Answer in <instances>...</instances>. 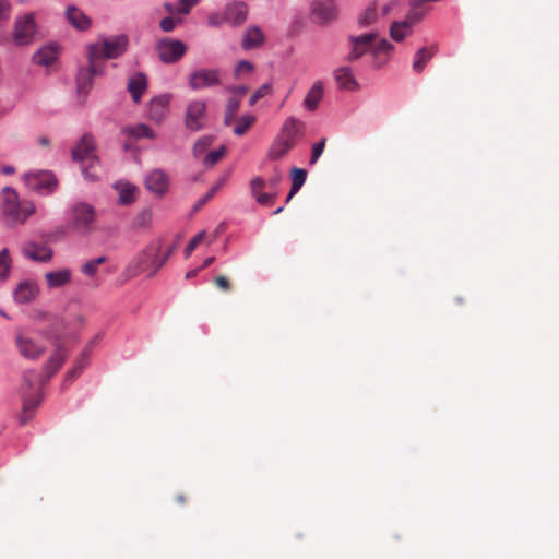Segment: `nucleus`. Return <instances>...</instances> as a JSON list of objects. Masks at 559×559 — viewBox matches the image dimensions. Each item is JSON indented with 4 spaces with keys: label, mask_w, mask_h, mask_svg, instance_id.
Listing matches in <instances>:
<instances>
[{
    "label": "nucleus",
    "mask_w": 559,
    "mask_h": 559,
    "mask_svg": "<svg viewBox=\"0 0 559 559\" xmlns=\"http://www.w3.org/2000/svg\"><path fill=\"white\" fill-rule=\"evenodd\" d=\"M170 94H162L151 99L148 104L150 119L162 122L169 111Z\"/></svg>",
    "instance_id": "4468645a"
},
{
    "label": "nucleus",
    "mask_w": 559,
    "mask_h": 559,
    "mask_svg": "<svg viewBox=\"0 0 559 559\" xmlns=\"http://www.w3.org/2000/svg\"><path fill=\"white\" fill-rule=\"evenodd\" d=\"M88 68L81 70L78 75V94L79 96H86L93 85V76L100 73L99 66L96 63V71L92 70V61H88Z\"/></svg>",
    "instance_id": "4be33fe9"
},
{
    "label": "nucleus",
    "mask_w": 559,
    "mask_h": 559,
    "mask_svg": "<svg viewBox=\"0 0 559 559\" xmlns=\"http://www.w3.org/2000/svg\"><path fill=\"white\" fill-rule=\"evenodd\" d=\"M334 78L338 87L342 90L354 91L358 86L352 70L348 67H342L335 70Z\"/></svg>",
    "instance_id": "c85d7f7f"
},
{
    "label": "nucleus",
    "mask_w": 559,
    "mask_h": 559,
    "mask_svg": "<svg viewBox=\"0 0 559 559\" xmlns=\"http://www.w3.org/2000/svg\"><path fill=\"white\" fill-rule=\"evenodd\" d=\"M201 271V269H193L186 273V280H191L198 275V273Z\"/></svg>",
    "instance_id": "680f3d73"
},
{
    "label": "nucleus",
    "mask_w": 559,
    "mask_h": 559,
    "mask_svg": "<svg viewBox=\"0 0 559 559\" xmlns=\"http://www.w3.org/2000/svg\"><path fill=\"white\" fill-rule=\"evenodd\" d=\"M49 288L67 285L71 280V272L67 269L49 272L45 275Z\"/></svg>",
    "instance_id": "7c9ffc66"
},
{
    "label": "nucleus",
    "mask_w": 559,
    "mask_h": 559,
    "mask_svg": "<svg viewBox=\"0 0 559 559\" xmlns=\"http://www.w3.org/2000/svg\"><path fill=\"white\" fill-rule=\"evenodd\" d=\"M377 33H368L359 36H350V52L347 57L348 61H355L361 58L368 51H372L373 41L377 39Z\"/></svg>",
    "instance_id": "f8f14e48"
},
{
    "label": "nucleus",
    "mask_w": 559,
    "mask_h": 559,
    "mask_svg": "<svg viewBox=\"0 0 559 559\" xmlns=\"http://www.w3.org/2000/svg\"><path fill=\"white\" fill-rule=\"evenodd\" d=\"M127 88L131 94L133 102L139 104L141 102L142 95L146 92L147 88V79L145 74L139 72L131 75Z\"/></svg>",
    "instance_id": "5701e85b"
},
{
    "label": "nucleus",
    "mask_w": 559,
    "mask_h": 559,
    "mask_svg": "<svg viewBox=\"0 0 559 559\" xmlns=\"http://www.w3.org/2000/svg\"><path fill=\"white\" fill-rule=\"evenodd\" d=\"M20 393L23 401L20 420L22 424H26L33 417L34 409L41 401L36 371L28 370L24 372Z\"/></svg>",
    "instance_id": "7ed1b4c3"
},
{
    "label": "nucleus",
    "mask_w": 559,
    "mask_h": 559,
    "mask_svg": "<svg viewBox=\"0 0 559 559\" xmlns=\"http://www.w3.org/2000/svg\"><path fill=\"white\" fill-rule=\"evenodd\" d=\"M37 24L35 14L29 12L15 20L13 29V41L16 46H27L35 39Z\"/></svg>",
    "instance_id": "0eeeda50"
},
{
    "label": "nucleus",
    "mask_w": 559,
    "mask_h": 559,
    "mask_svg": "<svg viewBox=\"0 0 559 559\" xmlns=\"http://www.w3.org/2000/svg\"><path fill=\"white\" fill-rule=\"evenodd\" d=\"M11 259L9 250L5 248L0 252V280H5L10 273Z\"/></svg>",
    "instance_id": "79ce46f5"
},
{
    "label": "nucleus",
    "mask_w": 559,
    "mask_h": 559,
    "mask_svg": "<svg viewBox=\"0 0 559 559\" xmlns=\"http://www.w3.org/2000/svg\"><path fill=\"white\" fill-rule=\"evenodd\" d=\"M213 140L211 136L200 138L193 145V154L195 156L202 154L209 146H211Z\"/></svg>",
    "instance_id": "49530a36"
},
{
    "label": "nucleus",
    "mask_w": 559,
    "mask_h": 559,
    "mask_svg": "<svg viewBox=\"0 0 559 559\" xmlns=\"http://www.w3.org/2000/svg\"><path fill=\"white\" fill-rule=\"evenodd\" d=\"M66 17L68 22L80 31H86L91 27V19L75 5H69L66 10Z\"/></svg>",
    "instance_id": "412c9836"
},
{
    "label": "nucleus",
    "mask_w": 559,
    "mask_h": 559,
    "mask_svg": "<svg viewBox=\"0 0 559 559\" xmlns=\"http://www.w3.org/2000/svg\"><path fill=\"white\" fill-rule=\"evenodd\" d=\"M265 37L262 31L258 26H250L243 34L241 47L245 50L254 49L262 46Z\"/></svg>",
    "instance_id": "a878e982"
},
{
    "label": "nucleus",
    "mask_w": 559,
    "mask_h": 559,
    "mask_svg": "<svg viewBox=\"0 0 559 559\" xmlns=\"http://www.w3.org/2000/svg\"><path fill=\"white\" fill-rule=\"evenodd\" d=\"M248 17V7L245 2L235 1L226 5L224 11V21L233 26H239Z\"/></svg>",
    "instance_id": "2eb2a0df"
},
{
    "label": "nucleus",
    "mask_w": 559,
    "mask_h": 559,
    "mask_svg": "<svg viewBox=\"0 0 559 559\" xmlns=\"http://www.w3.org/2000/svg\"><path fill=\"white\" fill-rule=\"evenodd\" d=\"M176 22L173 17H164L159 26L164 32H171L175 28Z\"/></svg>",
    "instance_id": "864d4df0"
},
{
    "label": "nucleus",
    "mask_w": 559,
    "mask_h": 559,
    "mask_svg": "<svg viewBox=\"0 0 559 559\" xmlns=\"http://www.w3.org/2000/svg\"><path fill=\"white\" fill-rule=\"evenodd\" d=\"M2 171H3L4 174H7V175L13 174V173H14V167H12V166H4V167L2 168Z\"/></svg>",
    "instance_id": "774afa93"
},
{
    "label": "nucleus",
    "mask_w": 559,
    "mask_h": 559,
    "mask_svg": "<svg viewBox=\"0 0 559 559\" xmlns=\"http://www.w3.org/2000/svg\"><path fill=\"white\" fill-rule=\"evenodd\" d=\"M240 108V97L233 96L227 100L224 111V124L230 126L237 118Z\"/></svg>",
    "instance_id": "e433bc0d"
},
{
    "label": "nucleus",
    "mask_w": 559,
    "mask_h": 559,
    "mask_svg": "<svg viewBox=\"0 0 559 559\" xmlns=\"http://www.w3.org/2000/svg\"><path fill=\"white\" fill-rule=\"evenodd\" d=\"M199 0H178L176 12L180 14H188L192 7L198 4Z\"/></svg>",
    "instance_id": "3c124183"
},
{
    "label": "nucleus",
    "mask_w": 559,
    "mask_h": 559,
    "mask_svg": "<svg viewBox=\"0 0 559 559\" xmlns=\"http://www.w3.org/2000/svg\"><path fill=\"white\" fill-rule=\"evenodd\" d=\"M38 292L39 289L35 282L25 281L20 283L14 289L13 297L19 304H27L37 297Z\"/></svg>",
    "instance_id": "6ab92c4d"
},
{
    "label": "nucleus",
    "mask_w": 559,
    "mask_h": 559,
    "mask_svg": "<svg viewBox=\"0 0 559 559\" xmlns=\"http://www.w3.org/2000/svg\"><path fill=\"white\" fill-rule=\"evenodd\" d=\"M326 139L323 138L320 142L316 143L312 147L310 164H314L322 155L325 147Z\"/></svg>",
    "instance_id": "8fccbe9b"
},
{
    "label": "nucleus",
    "mask_w": 559,
    "mask_h": 559,
    "mask_svg": "<svg viewBox=\"0 0 559 559\" xmlns=\"http://www.w3.org/2000/svg\"><path fill=\"white\" fill-rule=\"evenodd\" d=\"M224 21V15L221 16L219 14H212L209 17V24L212 26H219Z\"/></svg>",
    "instance_id": "bf43d9fd"
},
{
    "label": "nucleus",
    "mask_w": 559,
    "mask_h": 559,
    "mask_svg": "<svg viewBox=\"0 0 559 559\" xmlns=\"http://www.w3.org/2000/svg\"><path fill=\"white\" fill-rule=\"evenodd\" d=\"M123 132L134 136L135 139H141V138L153 139L154 138V132L152 131V129L148 126L143 124V123L138 124L135 127L126 128L123 130Z\"/></svg>",
    "instance_id": "ea45409f"
},
{
    "label": "nucleus",
    "mask_w": 559,
    "mask_h": 559,
    "mask_svg": "<svg viewBox=\"0 0 559 559\" xmlns=\"http://www.w3.org/2000/svg\"><path fill=\"white\" fill-rule=\"evenodd\" d=\"M86 354H83L75 362V366L67 372L62 384L63 388L69 386L81 374L86 367Z\"/></svg>",
    "instance_id": "58836bf2"
},
{
    "label": "nucleus",
    "mask_w": 559,
    "mask_h": 559,
    "mask_svg": "<svg viewBox=\"0 0 559 559\" xmlns=\"http://www.w3.org/2000/svg\"><path fill=\"white\" fill-rule=\"evenodd\" d=\"M266 188V181L261 177H255L250 181V190L252 197L255 198L257 202L264 206L273 205L277 193L276 192H263Z\"/></svg>",
    "instance_id": "f3484780"
},
{
    "label": "nucleus",
    "mask_w": 559,
    "mask_h": 559,
    "mask_svg": "<svg viewBox=\"0 0 559 559\" xmlns=\"http://www.w3.org/2000/svg\"><path fill=\"white\" fill-rule=\"evenodd\" d=\"M214 195L209 191L203 198H201L200 200H198V202L194 204V207L193 210L194 211H198L200 210L202 206H204Z\"/></svg>",
    "instance_id": "13d9d810"
},
{
    "label": "nucleus",
    "mask_w": 559,
    "mask_h": 559,
    "mask_svg": "<svg viewBox=\"0 0 559 559\" xmlns=\"http://www.w3.org/2000/svg\"><path fill=\"white\" fill-rule=\"evenodd\" d=\"M412 27L413 25L406 20L393 22L390 27V36L393 40L401 41L411 34Z\"/></svg>",
    "instance_id": "f704fd0d"
},
{
    "label": "nucleus",
    "mask_w": 559,
    "mask_h": 559,
    "mask_svg": "<svg viewBox=\"0 0 559 559\" xmlns=\"http://www.w3.org/2000/svg\"><path fill=\"white\" fill-rule=\"evenodd\" d=\"M225 153H226V148L224 146H222L218 150L211 151L204 157V160H203L204 165H206V166L215 165L216 163H218L223 158Z\"/></svg>",
    "instance_id": "c03bdc74"
},
{
    "label": "nucleus",
    "mask_w": 559,
    "mask_h": 559,
    "mask_svg": "<svg viewBox=\"0 0 559 559\" xmlns=\"http://www.w3.org/2000/svg\"><path fill=\"white\" fill-rule=\"evenodd\" d=\"M224 183V180H221L219 182H217L216 185H214L211 189H210V192L215 195V193L222 188Z\"/></svg>",
    "instance_id": "0e129e2a"
},
{
    "label": "nucleus",
    "mask_w": 559,
    "mask_h": 559,
    "mask_svg": "<svg viewBox=\"0 0 559 559\" xmlns=\"http://www.w3.org/2000/svg\"><path fill=\"white\" fill-rule=\"evenodd\" d=\"M128 46V37L119 35L112 38H105L104 40L92 44L87 49L88 61H92V70L96 71V62L99 59H115L121 56Z\"/></svg>",
    "instance_id": "20e7f679"
},
{
    "label": "nucleus",
    "mask_w": 559,
    "mask_h": 559,
    "mask_svg": "<svg viewBox=\"0 0 559 559\" xmlns=\"http://www.w3.org/2000/svg\"><path fill=\"white\" fill-rule=\"evenodd\" d=\"M146 188L157 195H163L168 189V177L159 170H152L145 179Z\"/></svg>",
    "instance_id": "a211bd4d"
},
{
    "label": "nucleus",
    "mask_w": 559,
    "mask_h": 559,
    "mask_svg": "<svg viewBox=\"0 0 559 559\" xmlns=\"http://www.w3.org/2000/svg\"><path fill=\"white\" fill-rule=\"evenodd\" d=\"M377 9L376 7L369 5L358 17V24L362 27H367L377 21Z\"/></svg>",
    "instance_id": "a19ab883"
},
{
    "label": "nucleus",
    "mask_w": 559,
    "mask_h": 559,
    "mask_svg": "<svg viewBox=\"0 0 559 559\" xmlns=\"http://www.w3.org/2000/svg\"><path fill=\"white\" fill-rule=\"evenodd\" d=\"M306 170L297 167H294L292 169V188L289 194L286 198V203H288L290 199L300 190V188L304 186L306 181Z\"/></svg>",
    "instance_id": "c9c22d12"
},
{
    "label": "nucleus",
    "mask_w": 559,
    "mask_h": 559,
    "mask_svg": "<svg viewBox=\"0 0 559 559\" xmlns=\"http://www.w3.org/2000/svg\"><path fill=\"white\" fill-rule=\"evenodd\" d=\"M25 185L33 191L48 195L58 187L55 174L48 170L31 171L24 175Z\"/></svg>",
    "instance_id": "423d86ee"
},
{
    "label": "nucleus",
    "mask_w": 559,
    "mask_h": 559,
    "mask_svg": "<svg viewBox=\"0 0 559 559\" xmlns=\"http://www.w3.org/2000/svg\"><path fill=\"white\" fill-rule=\"evenodd\" d=\"M66 360V354L61 349H57L49 358L47 365L44 368V372L47 380L50 379L58 370L62 367Z\"/></svg>",
    "instance_id": "473e14b6"
},
{
    "label": "nucleus",
    "mask_w": 559,
    "mask_h": 559,
    "mask_svg": "<svg viewBox=\"0 0 559 559\" xmlns=\"http://www.w3.org/2000/svg\"><path fill=\"white\" fill-rule=\"evenodd\" d=\"M87 165L82 166V174L87 181L95 182L100 179L102 166L98 157H93Z\"/></svg>",
    "instance_id": "72a5a7b5"
},
{
    "label": "nucleus",
    "mask_w": 559,
    "mask_h": 559,
    "mask_svg": "<svg viewBox=\"0 0 559 559\" xmlns=\"http://www.w3.org/2000/svg\"><path fill=\"white\" fill-rule=\"evenodd\" d=\"M304 128V123L296 119L295 117H288L278 133V136L294 143L296 145L299 136L301 135V130Z\"/></svg>",
    "instance_id": "aec40b11"
},
{
    "label": "nucleus",
    "mask_w": 559,
    "mask_h": 559,
    "mask_svg": "<svg viewBox=\"0 0 559 559\" xmlns=\"http://www.w3.org/2000/svg\"><path fill=\"white\" fill-rule=\"evenodd\" d=\"M156 48L158 57L164 63H175L187 52L186 44L178 39H160Z\"/></svg>",
    "instance_id": "9d476101"
},
{
    "label": "nucleus",
    "mask_w": 559,
    "mask_h": 559,
    "mask_svg": "<svg viewBox=\"0 0 559 559\" xmlns=\"http://www.w3.org/2000/svg\"><path fill=\"white\" fill-rule=\"evenodd\" d=\"M106 261V257H99L94 260L87 261L82 266V272L87 276H94L98 270V266Z\"/></svg>",
    "instance_id": "37998d69"
},
{
    "label": "nucleus",
    "mask_w": 559,
    "mask_h": 559,
    "mask_svg": "<svg viewBox=\"0 0 559 559\" xmlns=\"http://www.w3.org/2000/svg\"><path fill=\"white\" fill-rule=\"evenodd\" d=\"M393 50V45L388 41L386 39H381L376 44V40L373 41L372 52L374 55H389Z\"/></svg>",
    "instance_id": "a18cd8bd"
},
{
    "label": "nucleus",
    "mask_w": 559,
    "mask_h": 559,
    "mask_svg": "<svg viewBox=\"0 0 559 559\" xmlns=\"http://www.w3.org/2000/svg\"><path fill=\"white\" fill-rule=\"evenodd\" d=\"M2 217L8 227L14 228L25 224L27 218L36 212L32 201L21 200L17 192L5 187L2 190Z\"/></svg>",
    "instance_id": "f03ea898"
},
{
    "label": "nucleus",
    "mask_w": 559,
    "mask_h": 559,
    "mask_svg": "<svg viewBox=\"0 0 559 559\" xmlns=\"http://www.w3.org/2000/svg\"><path fill=\"white\" fill-rule=\"evenodd\" d=\"M38 143H39L40 145H43V146H49L50 141H49V139H48L47 136H40V138L38 139Z\"/></svg>",
    "instance_id": "69168bd1"
},
{
    "label": "nucleus",
    "mask_w": 559,
    "mask_h": 559,
    "mask_svg": "<svg viewBox=\"0 0 559 559\" xmlns=\"http://www.w3.org/2000/svg\"><path fill=\"white\" fill-rule=\"evenodd\" d=\"M282 180V174L280 171H276L274 176H272L267 181H266V187L270 188V189H275L276 186L280 183V181Z\"/></svg>",
    "instance_id": "4d7b16f0"
},
{
    "label": "nucleus",
    "mask_w": 559,
    "mask_h": 559,
    "mask_svg": "<svg viewBox=\"0 0 559 559\" xmlns=\"http://www.w3.org/2000/svg\"><path fill=\"white\" fill-rule=\"evenodd\" d=\"M97 212L86 202H76L71 206L69 227L79 235H88L95 229Z\"/></svg>",
    "instance_id": "39448f33"
},
{
    "label": "nucleus",
    "mask_w": 559,
    "mask_h": 559,
    "mask_svg": "<svg viewBox=\"0 0 559 559\" xmlns=\"http://www.w3.org/2000/svg\"><path fill=\"white\" fill-rule=\"evenodd\" d=\"M323 83L321 81L314 82L305 97V108L309 111H314L323 97Z\"/></svg>",
    "instance_id": "cd10ccee"
},
{
    "label": "nucleus",
    "mask_w": 559,
    "mask_h": 559,
    "mask_svg": "<svg viewBox=\"0 0 559 559\" xmlns=\"http://www.w3.org/2000/svg\"><path fill=\"white\" fill-rule=\"evenodd\" d=\"M214 284L217 288L224 292H229L231 289L229 280L224 275L216 276L214 278Z\"/></svg>",
    "instance_id": "603ef678"
},
{
    "label": "nucleus",
    "mask_w": 559,
    "mask_h": 559,
    "mask_svg": "<svg viewBox=\"0 0 559 559\" xmlns=\"http://www.w3.org/2000/svg\"><path fill=\"white\" fill-rule=\"evenodd\" d=\"M222 71L218 69H198L189 75V86L193 91L218 86L222 83Z\"/></svg>",
    "instance_id": "1a4fd4ad"
},
{
    "label": "nucleus",
    "mask_w": 559,
    "mask_h": 559,
    "mask_svg": "<svg viewBox=\"0 0 559 559\" xmlns=\"http://www.w3.org/2000/svg\"><path fill=\"white\" fill-rule=\"evenodd\" d=\"M215 258L214 257H209L204 260L203 264L200 266L201 270L203 269H206L209 267L213 262H214Z\"/></svg>",
    "instance_id": "e2e57ef3"
},
{
    "label": "nucleus",
    "mask_w": 559,
    "mask_h": 559,
    "mask_svg": "<svg viewBox=\"0 0 559 559\" xmlns=\"http://www.w3.org/2000/svg\"><path fill=\"white\" fill-rule=\"evenodd\" d=\"M205 237V231L198 233L187 245L186 247V257L188 258L195 248L203 241Z\"/></svg>",
    "instance_id": "de8ad7c7"
},
{
    "label": "nucleus",
    "mask_w": 559,
    "mask_h": 559,
    "mask_svg": "<svg viewBox=\"0 0 559 559\" xmlns=\"http://www.w3.org/2000/svg\"><path fill=\"white\" fill-rule=\"evenodd\" d=\"M438 50L437 45H431L430 47H423L419 49L413 60V70L417 73L424 71L426 64L433 58Z\"/></svg>",
    "instance_id": "bb28decb"
},
{
    "label": "nucleus",
    "mask_w": 559,
    "mask_h": 559,
    "mask_svg": "<svg viewBox=\"0 0 559 559\" xmlns=\"http://www.w3.org/2000/svg\"><path fill=\"white\" fill-rule=\"evenodd\" d=\"M95 141L91 134H84L72 148V158L79 163L91 162L95 154Z\"/></svg>",
    "instance_id": "ddd939ff"
},
{
    "label": "nucleus",
    "mask_w": 559,
    "mask_h": 559,
    "mask_svg": "<svg viewBox=\"0 0 559 559\" xmlns=\"http://www.w3.org/2000/svg\"><path fill=\"white\" fill-rule=\"evenodd\" d=\"M23 254L34 261L47 262L52 257V250L47 246L28 243L23 248Z\"/></svg>",
    "instance_id": "393cba45"
},
{
    "label": "nucleus",
    "mask_w": 559,
    "mask_h": 559,
    "mask_svg": "<svg viewBox=\"0 0 559 559\" xmlns=\"http://www.w3.org/2000/svg\"><path fill=\"white\" fill-rule=\"evenodd\" d=\"M234 133L236 135H243L257 121L253 115H242L235 120Z\"/></svg>",
    "instance_id": "4c0bfd02"
},
{
    "label": "nucleus",
    "mask_w": 559,
    "mask_h": 559,
    "mask_svg": "<svg viewBox=\"0 0 559 559\" xmlns=\"http://www.w3.org/2000/svg\"><path fill=\"white\" fill-rule=\"evenodd\" d=\"M11 14V4L8 0H0V27L4 25Z\"/></svg>",
    "instance_id": "09e8293b"
},
{
    "label": "nucleus",
    "mask_w": 559,
    "mask_h": 559,
    "mask_svg": "<svg viewBox=\"0 0 559 559\" xmlns=\"http://www.w3.org/2000/svg\"><path fill=\"white\" fill-rule=\"evenodd\" d=\"M206 109L205 100L193 99L189 102L185 111V127L192 132L202 130L206 123Z\"/></svg>",
    "instance_id": "6e6552de"
},
{
    "label": "nucleus",
    "mask_w": 559,
    "mask_h": 559,
    "mask_svg": "<svg viewBox=\"0 0 559 559\" xmlns=\"http://www.w3.org/2000/svg\"><path fill=\"white\" fill-rule=\"evenodd\" d=\"M258 100H260L258 95L253 93L252 96L250 97L249 105L253 106Z\"/></svg>",
    "instance_id": "338daca9"
},
{
    "label": "nucleus",
    "mask_w": 559,
    "mask_h": 559,
    "mask_svg": "<svg viewBox=\"0 0 559 559\" xmlns=\"http://www.w3.org/2000/svg\"><path fill=\"white\" fill-rule=\"evenodd\" d=\"M312 15L316 22L326 24L337 16V8L331 1H316L312 4Z\"/></svg>",
    "instance_id": "dca6fc26"
},
{
    "label": "nucleus",
    "mask_w": 559,
    "mask_h": 559,
    "mask_svg": "<svg viewBox=\"0 0 559 559\" xmlns=\"http://www.w3.org/2000/svg\"><path fill=\"white\" fill-rule=\"evenodd\" d=\"M15 346L21 356L31 360L38 359L46 352L43 343L23 333L16 334Z\"/></svg>",
    "instance_id": "9b49d317"
},
{
    "label": "nucleus",
    "mask_w": 559,
    "mask_h": 559,
    "mask_svg": "<svg viewBox=\"0 0 559 559\" xmlns=\"http://www.w3.org/2000/svg\"><path fill=\"white\" fill-rule=\"evenodd\" d=\"M254 93L258 95L259 99H261L264 96H266V95L272 93V84L271 83H264Z\"/></svg>",
    "instance_id": "5fc2aeb1"
},
{
    "label": "nucleus",
    "mask_w": 559,
    "mask_h": 559,
    "mask_svg": "<svg viewBox=\"0 0 559 559\" xmlns=\"http://www.w3.org/2000/svg\"><path fill=\"white\" fill-rule=\"evenodd\" d=\"M58 46L55 44H49L35 52V55L33 56V61L36 64L48 67L58 59Z\"/></svg>",
    "instance_id": "b1692460"
},
{
    "label": "nucleus",
    "mask_w": 559,
    "mask_h": 559,
    "mask_svg": "<svg viewBox=\"0 0 559 559\" xmlns=\"http://www.w3.org/2000/svg\"><path fill=\"white\" fill-rule=\"evenodd\" d=\"M175 247H169L162 252V241L151 242L141 252H139L130 262L128 271L131 276H135L143 272H148V276H154L170 258Z\"/></svg>",
    "instance_id": "f257e3e1"
},
{
    "label": "nucleus",
    "mask_w": 559,
    "mask_h": 559,
    "mask_svg": "<svg viewBox=\"0 0 559 559\" xmlns=\"http://www.w3.org/2000/svg\"><path fill=\"white\" fill-rule=\"evenodd\" d=\"M115 189L119 193V204L129 205L135 201V186L129 182H117Z\"/></svg>",
    "instance_id": "2f4dec72"
},
{
    "label": "nucleus",
    "mask_w": 559,
    "mask_h": 559,
    "mask_svg": "<svg viewBox=\"0 0 559 559\" xmlns=\"http://www.w3.org/2000/svg\"><path fill=\"white\" fill-rule=\"evenodd\" d=\"M230 91L235 94L234 96L242 98V96L248 92V87L243 85L234 86Z\"/></svg>",
    "instance_id": "052dcab7"
},
{
    "label": "nucleus",
    "mask_w": 559,
    "mask_h": 559,
    "mask_svg": "<svg viewBox=\"0 0 559 559\" xmlns=\"http://www.w3.org/2000/svg\"><path fill=\"white\" fill-rule=\"evenodd\" d=\"M295 146L294 143L281 138L276 136L274 140L270 151H269V157L271 159H281L284 157L293 147Z\"/></svg>",
    "instance_id": "c756f323"
},
{
    "label": "nucleus",
    "mask_w": 559,
    "mask_h": 559,
    "mask_svg": "<svg viewBox=\"0 0 559 559\" xmlns=\"http://www.w3.org/2000/svg\"><path fill=\"white\" fill-rule=\"evenodd\" d=\"M253 70V66L252 63H250L249 61H240L237 67H236V74H240L242 72H250Z\"/></svg>",
    "instance_id": "6e6d98bb"
}]
</instances>
